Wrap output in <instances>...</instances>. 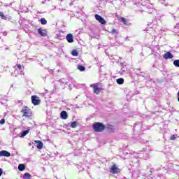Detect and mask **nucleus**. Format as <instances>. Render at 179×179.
<instances>
[{
    "label": "nucleus",
    "instance_id": "f257e3e1",
    "mask_svg": "<svg viewBox=\"0 0 179 179\" xmlns=\"http://www.w3.org/2000/svg\"><path fill=\"white\" fill-rule=\"evenodd\" d=\"M141 5L145 8V12L148 13H153L155 12L153 4L150 3V1L146 0L145 3H141Z\"/></svg>",
    "mask_w": 179,
    "mask_h": 179
},
{
    "label": "nucleus",
    "instance_id": "f03ea898",
    "mask_svg": "<svg viewBox=\"0 0 179 179\" xmlns=\"http://www.w3.org/2000/svg\"><path fill=\"white\" fill-rule=\"evenodd\" d=\"M90 87H92L94 93L99 94L101 90H104V86L101 83L92 84Z\"/></svg>",
    "mask_w": 179,
    "mask_h": 179
},
{
    "label": "nucleus",
    "instance_id": "7ed1b4c3",
    "mask_svg": "<svg viewBox=\"0 0 179 179\" xmlns=\"http://www.w3.org/2000/svg\"><path fill=\"white\" fill-rule=\"evenodd\" d=\"M92 128L95 132H103V129H106V125L101 122H94Z\"/></svg>",
    "mask_w": 179,
    "mask_h": 179
},
{
    "label": "nucleus",
    "instance_id": "20e7f679",
    "mask_svg": "<svg viewBox=\"0 0 179 179\" xmlns=\"http://www.w3.org/2000/svg\"><path fill=\"white\" fill-rule=\"evenodd\" d=\"M31 103L34 104V106H40V103H41V99H40V97H38L37 95H33L31 97Z\"/></svg>",
    "mask_w": 179,
    "mask_h": 179
},
{
    "label": "nucleus",
    "instance_id": "39448f33",
    "mask_svg": "<svg viewBox=\"0 0 179 179\" xmlns=\"http://www.w3.org/2000/svg\"><path fill=\"white\" fill-rule=\"evenodd\" d=\"M96 20H97L98 22H99V23H101V24H106V23H107V21H106V20H104V18H103V17L96 14L94 15Z\"/></svg>",
    "mask_w": 179,
    "mask_h": 179
},
{
    "label": "nucleus",
    "instance_id": "423d86ee",
    "mask_svg": "<svg viewBox=\"0 0 179 179\" xmlns=\"http://www.w3.org/2000/svg\"><path fill=\"white\" fill-rule=\"evenodd\" d=\"M22 113H23L24 117H30L31 115L30 109L27 107H25L24 109H22Z\"/></svg>",
    "mask_w": 179,
    "mask_h": 179
},
{
    "label": "nucleus",
    "instance_id": "0eeeda50",
    "mask_svg": "<svg viewBox=\"0 0 179 179\" xmlns=\"http://www.w3.org/2000/svg\"><path fill=\"white\" fill-rule=\"evenodd\" d=\"M0 17L3 20H10V19H12V17L9 15H5V13H3V12L2 11H0Z\"/></svg>",
    "mask_w": 179,
    "mask_h": 179
},
{
    "label": "nucleus",
    "instance_id": "6e6552de",
    "mask_svg": "<svg viewBox=\"0 0 179 179\" xmlns=\"http://www.w3.org/2000/svg\"><path fill=\"white\" fill-rule=\"evenodd\" d=\"M17 72L20 71V75H24V72H23V71H24V67L22 68V65L20 64H17V69H16ZM15 71V72H16Z\"/></svg>",
    "mask_w": 179,
    "mask_h": 179
},
{
    "label": "nucleus",
    "instance_id": "1a4fd4ad",
    "mask_svg": "<svg viewBox=\"0 0 179 179\" xmlns=\"http://www.w3.org/2000/svg\"><path fill=\"white\" fill-rule=\"evenodd\" d=\"M2 156L4 157H10V152L6 150H1L0 151V157H2Z\"/></svg>",
    "mask_w": 179,
    "mask_h": 179
},
{
    "label": "nucleus",
    "instance_id": "9d476101",
    "mask_svg": "<svg viewBox=\"0 0 179 179\" xmlns=\"http://www.w3.org/2000/svg\"><path fill=\"white\" fill-rule=\"evenodd\" d=\"M66 40H67L69 43H73V35H72V34H68L66 36Z\"/></svg>",
    "mask_w": 179,
    "mask_h": 179
},
{
    "label": "nucleus",
    "instance_id": "9b49d317",
    "mask_svg": "<svg viewBox=\"0 0 179 179\" xmlns=\"http://www.w3.org/2000/svg\"><path fill=\"white\" fill-rule=\"evenodd\" d=\"M60 117L62 120H67L68 119V113L66 111L63 110L60 113Z\"/></svg>",
    "mask_w": 179,
    "mask_h": 179
},
{
    "label": "nucleus",
    "instance_id": "f8f14e48",
    "mask_svg": "<svg viewBox=\"0 0 179 179\" xmlns=\"http://www.w3.org/2000/svg\"><path fill=\"white\" fill-rule=\"evenodd\" d=\"M34 143H36V148L37 149H43L44 144L43 142L40 141H34Z\"/></svg>",
    "mask_w": 179,
    "mask_h": 179
},
{
    "label": "nucleus",
    "instance_id": "ddd939ff",
    "mask_svg": "<svg viewBox=\"0 0 179 179\" xmlns=\"http://www.w3.org/2000/svg\"><path fill=\"white\" fill-rule=\"evenodd\" d=\"M119 171L120 169L115 165L112 166L110 168V173H113V174H117Z\"/></svg>",
    "mask_w": 179,
    "mask_h": 179
},
{
    "label": "nucleus",
    "instance_id": "4468645a",
    "mask_svg": "<svg viewBox=\"0 0 179 179\" xmlns=\"http://www.w3.org/2000/svg\"><path fill=\"white\" fill-rule=\"evenodd\" d=\"M164 59H171L173 58V54L170 52H167L164 55Z\"/></svg>",
    "mask_w": 179,
    "mask_h": 179
},
{
    "label": "nucleus",
    "instance_id": "2eb2a0df",
    "mask_svg": "<svg viewBox=\"0 0 179 179\" xmlns=\"http://www.w3.org/2000/svg\"><path fill=\"white\" fill-rule=\"evenodd\" d=\"M38 34H40V36H42V37H45V36H47V34L45 33V30H43L41 28H39L38 29Z\"/></svg>",
    "mask_w": 179,
    "mask_h": 179
},
{
    "label": "nucleus",
    "instance_id": "dca6fc26",
    "mask_svg": "<svg viewBox=\"0 0 179 179\" xmlns=\"http://www.w3.org/2000/svg\"><path fill=\"white\" fill-rule=\"evenodd\" d=\"M110 33H111V34L115 36V38H117V37H118V34H120V32L118 31V30H117L115 29H113L111 30Z\"/></svg>",
    "mask_w": 179,
    "mask_h": 179
},
{
    "label": "nucleus",
    "instance_id": "f3484780",
    "mask_svg": "<svg viewBox=\"0 0 179 179\" xmlns=\"http://www.w3.org/2000/svg\"><path fill=\"white\" fill-rule=\"evenodd\" d=\"M29 132H30L29 129L22 131L21 133V138H24V136H26Z\"/></svg>",
    "mask_w": 179,
    "mask_h": 179
},
{
    "label": "nucleus",
    "instance_id": "a211bd4d",
    "mask_svg": "<svg viewBox=\"0 0 179 179\" xmlns=\"http://www.w3.org/2000/svg\"><path fill=\"white\" fill-rule=\"evenodd\" d=\"M26 169V166L23 164H20L18 165V170L19 171H24V170Z\"/></svg>",
    "mask_w": 179,
    "mask_h": 179
},
{
    "label": "nucleus",
    "instance_id": "6ab92c4d",
    "mask_svg": "<svg viewBox=\"0 0 179 179\" xmlns=\"http://www.w3.org/2000/svg\"><path fill=\"white\" fill-rule=\"evenodd\" d=\"M77 69H78V71H80V72H85V71H86V68L83 65H78Z\"/></svg>",
    "mask_w": 179,
    "mask_h": 179
},
{
    "label": "nucleus",
    "instance_id": "aec40b11",
    "mask_svg": "<svg viewBox=\"0 0 179 179\" xmlns=\"http://www.w3.org/2000/svg\"><path fill=\"white\" fill-rule=\"evenodd\" d=\"M71 128H76L78 127V122L74 121L70 123Z\"/></svg>",
    "mask_w": 179,
    "mask_h": 179
},
{
    "label": "nucleus",
    "instance_id": "412c9836",
    "mask_svg": "<svg viewBox=\"0 0 179 179\" xmlns=\"http://www.w3.org/2000/svg\"><path fill=\"white\" fill-rule=\"evenodd\" d=\"M117 85H124V78H120L116 80Z\"/></svg>",
    "mask_w": 179,
    "mask_h": 179
},
{
    "label": "nucleus",
    "instance_id": "4be33fe9",
    "mask_svg": "<svg viewBox=\"0 0 179 179\" xmlns=\"http://www.w3.org/2000/svg\"><path fill=\"white\" fill-rule=\"evenodd\" d=\"M24 179H31V175L29 173H25L23 176Z\"/></svg>",
    "mask_w": 179,
    "mask_h": 179
},
{
    "label": "nucleus",
    "instance_id": "5701e85b",
    "mask_svg": "<svg viewBox=\"0 0 179 179\" xmlns=\"http://www.w3.org/2000/svg\"><path fill=\"white\" fill-rule=\"evenodd\" d=\"M122 22L125 26H129V22H128V20H127V19L124 17L122 18Z\"/></svg>",
    "mask_w": 179,
    "mask_h": 179
},
{
    "label": "nucleus",
    "instance_id": "b1692460",
    "mask_svg": "<svg viewBox=\"0 0 179 179\" xmlns=\"http://www.w3.org/2000/svg\"><path fill=\"white\" fill-rule=\"evenodd\" d=\"M71 55H73V57H78V55H79V52H78V50H73L71 52Z\"/></svg>",
    "mask_w": 179,
    "mask_h": 179
},
{
    "label": "nucleus",
    "instance_id": "393cba45",
    "mask_svg": "<svg viewBox=\"0 0 179 179\" xmlns=\"http://www.w3.org/2000/svg\"><path fill=\"white\" fill-rule=\"evenodd\" d=\"M173 65L176 66V68H179V59L175 60L173 62Z\"/></svg>",
    "mask_w": 179,
    "mask_h": 179
},
{
    "label": "nucleus",
    "instance_id": "a878e982",
    "mask_svg": "<svg viewBox=\"0 0 179 179\" xmlns=\"http://www.w3.org/2000/svg\"><path fill=\"white\" fill-rule=\"evenodd\" d=\"M41 24H45L47 23V20L45 18H41Z\"/></svg>",
    "mask_w": 179,
    "mask_h": 179
},
{
    "label": "nucleus",
    "instance_id": "bb28decb",
    "mask_svg": "<svg viewBox=\"0 0 179 179\" xmlns=\"http://www.w3.org/2000/svg\"><path fill=\"white\" fill-rule=\"evenodd\" d=\"M121 71H120V73H127V71L125 70V67H122Z\"/></svg>",
    "mask_w": 179,
    "mask_h": 179
},
{
    "label": "nucleus",
    "instance_id": "cd10ccee",
    "mask_svg": "<svg viewBox=\"0 0 179 179\" xmlns=\"http://www.w3.org/2000/svg\"><path fill=\"white\" fill-rule=\"evenodd\" d=\"M108 129H110V131H114V129H115L114 128V126L108 125Z\"/></svg>",
    "mask_w": 179,
    "mask_h": 179
},
{
    "label": "nucleus",
    "instance_id": "c85d7f7f",
    "mask_svg": "<svg viewBox=\"0 0 179 179\" xmlns=\"http://www.w3.org/2000/svg\"><path fill=\"white\" fill-rule=\"evenodd\" d=\"M159 2L162 5H164L165 6H167V4L166 3V0H160Z\"/></svg>",
    "mask_w": 179,
    "mask_h": 179
},
{
    "label": "nucleus",
    "instance_id": "c756f323",
    "mask_svg": "<svg viewBox=\"0 0 179 179\" xmlns=\"http://www.w3.org/2000/svg\"><path fill=\"white\" fill-rule=\"evenodd\" d=\"M176 135H172L170 137V141H176Z\"/></svg>",
    "mask_w": 179,
    "mask_h": 179
},
{
    "label": "nucleus",
    "instance_id": "7c9ffc66",
    "mask_svg": "<svg viewBox=\"0 0 179 179\" xmlns=\"http://www.w3.org/2000/svg\"><path fill=\"white\" fill-rule=\"evenodd\" d=\"M0 124H1V125H3V124H5V119H1L0 120Z\"/></svg>",
    "mask_w": 179,
    "mask_h": 179
},
{
    "label": "nucleus",
    "instance_id": "2f4dec72",
    "mask_svg": "<svg viewBox=\"0 0 179 179\" xmlns=\"http://www.w3.org/2000/svg\"><path fill=\"white\" fill-rule=\"evenodd\" d=\"M11 6H12V3H6V4H4L5 8H8V7Z\"/></svg>",
    "mask_w": 179,
    "mask_h": 179
},
{
    "label": "nucleus",
    "instance_id": "473e14b6",
    "mask_svg": "<svg viewBox=\"0 0 179 179\" xmlns=\"http://www.w3.org/2000/svg\"><path fill=\"white\" fill-rule=\"evenodd\" d=\"M145 75H146V73H145L144 72H140V74H139L140 76L145 77Z\"/></svg>",
    "mask_w": 179,
    "mask_h": 179
},
{
    "label": "nucleus",
    "instance_id": "72a5a7b5",
    "mask_svg": "<svg viewBox=\"0 0 179 179\" xmlns=\"http://www.w3.org/2000/svg\"><path fill=\"white\" fill-rule=\"evenodd\" d=\"M3 173V171H2V169L0 168V177H1V176H2Z\"/></svg>",
    "mask_w": 179,
    "mask_h": 179
},
{
    "label": "nucleus",
    "instance_id": "f704fd0d",
    "mask_svg": "<svg viewBox=\"0 0 179 179\" xmlns=\"http://www.w3.org/2000/svg\"><path fill=\"white\" fill-rule=\"evenodd\" d=\"M49 73H51V74L54 73V71L50 70V71H49Z\"/></svg>",
    "mask_w": 179,
    "mask_h": 179
},
{
    "label": "nucleus",
    "instance_id": "c9c22d12",
    "mask_svg": "<svg viewBox=\"0 0 179 179\" xmlns=\"http://www.w3.org/2000/svg\"><path fill=\"white\" fill-rule=\"evenodd\" d=\"M140 55H141V57H143V53L141 52V53L140 54Z\"/></svg>",
    "mask_w": 179,
    "mask_h": 179
},
{
    "label": "nucleus",
    "instance_id": "e433bc0d",
    "mask_svg": "<svg viewBox=\"0 0 179 179\" xmlns=\"http://www.w3.org/2000/svg\"><path fill=\"white\" fill-rule=\"evenodd\" d=\"M136 125H138V123L134 124V127H136Z\"/></svg>",
    "mask_w": 179,
    "mask_h": 179
},
{
    "label": "nucleus",
    "instance_id": "4c0bfd02",
    "mask_svg": "<svg viewBox=\"0 0 179 179\" xmlns=\"http://www.w3.org/2000/svg\"><path fill=\"white\" fill-rule=\"evenodd\" d=\"M3 35H4V36H6V32H4V33H3Z\"/></svg>",
    "mask_w": 179,
    "mask_h": 179
},
{
    "label": "nucleus",
    "instance_id": "58836bf2",
    "mask_svg": "<svg viewBox=\"0 0 179 179\" xmlns=\"http://www.w3.org/2000/svg\"><path fill=\"white\" fill-rule=\"evenodd\" d=\"M131 51H134V48H131Z\"/></svg>",
    "mask_w": 179,
    "mask_h": 179
},
{
    "label": "nucleus",
    "instance_id": "ea45409f",
    "mask_svg": "<svg viewBox=\"0 0 179 179\" xmlns=\"http://www.w3.org/2000/svg\"><path fill=\"white\" fill-rule=\"evenodd\" d=\"M138 71H141V69H138Z\"/></svg>",
    "mask_w": 179,
    "mask_h": 179
},
{
    "label": "nucleus",
    "instance_id": "a19ab883",
    "mask_svg": "<svg viewBox=\"0 0 179 179\" xmlns=\"http://www.w3.org/2000/svg\"><path fill=\"white\" fill-rule=\"evenodd\" d=\"M0 5H2V3L0 1Z\"/></svg>",
    "mask_w": 179,
    "mask_h": 179
},
{
    "label": "nucleus",
    "instance_id": "79ce46f5",
    "mask_svg": "<svg viewBox=\"0 0 179 179\" xmlns=\"http://www.w3.org/2000/svg\"><path fill=\"white\" fill-rule=\"evenodd\" d=\"M29 146H31V143H29Z\"/></svg>",
    "mask_w": 179,
    "mask_h": 179
}]
</instances>
